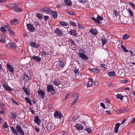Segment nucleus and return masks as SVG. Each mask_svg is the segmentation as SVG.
Returning a JSON list of instances; mask_svg holds the SVG:
<instances>
[{
  "label": "nucleus",
  "instance_id": "1",
  "mask_svg": "<svg viewBox=\"0 0 135 135\" xmlns=\"http://www.w3.org/2000/svg\"><path fill=\"white\" fill-rule=\"evenodd\" d=\"M10 128L12 133L14 135H18V133L21 135H24V133L23 129L20 126L18 125L16 126V129H15L12 126L10 127Z\"/></svg>",
  "mask_w": 135,
  "mask_h": 135
},
{
  "label": "nucleus",
  "instance_id": "2",
  "mask_svg": "<svg viewBox=\"0 0 135 135\" xmlns=\"http://www.w3.org/2000/svg\"><path fill=\"white\" fill-rule=\"evenodd\" d=\"M19 4L17 3H12L10 4L9 5V7L11 9L16 12H20L22 11V10L18 7Z\"/></svg>",
  "mask_w": 135,
  "mask_h": 135
},
{
  "label": "nucleus",
  "instance_id": "3",
  "mask_svg": "<svg viewBox=\"0 0 135 135\" xmlns=\"http://www.w3.org/2000/svg\"><path fill=\"white\" fill-rule=\"evenodd\" d=\"M47 90L48 92H51V94H54L55 93L54 88L51 85H48L47 86Z\"/></svg>",
  "mask_w": 135,
  "mask_h": 135
},
{
  "label": "nucleus",
  "instance_id": "4",
  "mask_svg": "<svg viewBox=\"0 0 135 135\" xmlns=\"http://www.w3.org/2000/svg\"><path fill=\"white\" fill-rule=\"evenodd\" d=\"M40 9L42 12H45L47 13H50L52 12V11L49 8L46 7H44L41 8Z\"/></svg>",
  "mask_w": 135,
  "mask_h": 135
},
{
  "label": "nucleus",
  "instance_id": "5",
  "mask_svg": "<svg viewBox=\"0 0 135 135\" xmlns=\"http://www.w3.org/2000/svg\"><path fill=\"white\" fill-rule=\"evenodd\" d=\"M54 115L56 118H59L61 119L62 117H63L61 113L59 111L57 110L55 111V113L54 114Z\"/></svg>",
  "mask_w": 135,
  "mask_h": 135
},
{
  "label": "nucleus",
  "instance_id": "6",
  "mask_svg": "<svg viewBox=\"0 0 135 135\" xmlns=\"http://www.w3.org/2000/svg\"><path fill=\"white\" fill-rule=\"evenodd\" d=\"M3 86L5 90L9 91L11 92L13 91L12 89L6 83H3Z\"/></svg>",
  "mask_w": 135,
  "mask_h": 135
},
{
  "label": "nucleus",
  "instance_id": "7",
  "mask_svg": "<svg viewBox=\"0 0 135 135\" xmlns=\"http://www.w3.org/2000/svg\"><path fill=\"white\" fill-rule=\"evenodd\" d=\"M28 29L31 32H33L35 30L33 26L31 23H28L26 25Z\"/></svg>",
  "mask_w": 135,
  "mask_h": 135
},
{
  "label": "nucleus",
  "instance_id": "8",
  "mask_svg": "<svg viewBox=\"0 0 135 135\" xmlns=\"http://www.w3.org/2000/svg\"><path fill=\"white\" fill-rule=\"evenodd\" d=\"M78 55L79 56L81 59L83 60H87L89 59V57L87 56L84 54H83L81 52H79Z\"/></svg>",
  "mask_w": 135,
  "mask_h": 135
},
{
  "label": "nucleus",
  "instance_id": "9",
  "mask_svg": "<svg viewBox=\"0 0 135 135\" xmlns=\"http://www.w3.org/2000/svg\"><path fill=\"white\" fill-rule=\"evenodd\" d=\"M7 70L10 72L11 73H12L14 71V68L12 67L11 65L7 64L6 65Z\"/></svg>",
  "mask_w": 135,
  "mask_h": 135
},
{
  "label": "nucleus",
  "instance_id": "10",
  "mask_svg": "<svg viewBox=\"0 0 135 135\" xmlns=\"http://www.w3.org/2000/svg\"><path fill=\"white\" fill-rule=\"evenodd\" d=\"M54 32L59 36H61L62 35V31L58 28H56L54 31Z\"/></svg>",
  "mask_w": 135,
  "mask_h": 135
},
{
  "label": "nucleus",
  "instance_id": "11",
  "mask_svg": "<svg viewBox=\"0 0 135 135\" xmlns=\"http://www.w3.org/2000/svg\"><path fill=\"white\" fill-rule=\"evenodd\" d=\"M31 59H32L33 60H35L37 62H40L41 60V58L38 56H36L35 55H34L33 56H30Z\"/></svg>",
  "mask_w": 135,
  "mask_h": 135
},
{
  "label": "nucleus",
  "instance_id": "12",
  "mask_svg": "<svg viewBox=\"0 0 135 135\" xmlns=\"http://www.w3.org/2000/svg\"><path fill=\"white\" fill-rule=\"evenodd\" d=\"M75 126L76 129L78 130H83L84 129L83 126L80 124L77 123L75 125Z\"/></svg>",
  "mask_w": 135,
  "mask_h": 135
},
{
  "label": "nucleus",
  "instance_id": "13",
  "mask_svg": "<svg viewBox=\"0 0 135 135\" xmlns=\"http://www.w3.org/2000/svg\"><path fill=\"white\" fill-rule=\"evenodd\" d=\"M30 46L33 48H38L39 46V45L36 42H31L30 44Z\"/></svg>",
  "mask_w": 135,
  "mask_h": 135
},
{
  "label": "nucleus",
  "instance_id": "14",
  "mask_svg": "<svg viewBox=\"0 0 135 135\" xmlns=\"http://www.w3.org/2000/svg\"><path fill=\"white\" fill-rule=\"evenodd\" d=\"M45 94V92L40 89H39L38 91V94L40 96V98H44V97Z\"/></svg>",
  "mask_w": 135,
  "mask_h": 135
},
{
  "label": "nucleus",
  "instance_id": "15",
  "mask_svg": "<svg viewBox=\"0 0 135 135\" xmlns=\"http://www.w3.org/2000/svg\"><path fill=\"white\" fill-rule=\"evenodd\" d=\"M89 32L94 35H96L98 33V32L96 28L90 29L89 30Z\"/></svg>",
  "mask_w": 135,
  "mask_h": 135
},
{
  "label": "nucleus",
  "instance_id": "16",
  "mask_svg": "<svg viewBox=\"0 0 135 135\" xmlns=\"http://www.w3.org/2000/svg\"><path fill=\"white\" fill-rule=\"evenodd\" d=\"M19 22V21L18 20L16 19H14L11 20L10 21V23L11 24L14 25H16Z\"/></svg>",
  "mask_w": 135,
  "mask_h": 135
},
{
  "label": "nucleus",
  "instance_id": "17",
  "mask_svg": "<svg viewBox=\"0 0 135 135\" xmlns=\"http://www.w3.org/2000/svg\"><path fill=\"white\" fill-rule=\"evenodd\" d=\"M23 79L25 81L27 82L29 80V78L28 76L25 73H24L23 74Z\"/></svg>",
  "mask_w": 135,
  "mask_h": 135
},
{
  "label": "nucleus",
  "instance_id": "18",
  "mask_svg": "<svg viewBox=\"0 0 135 135\" xmlns=\"http://www.w3.org/2000/svg\"><path fill=\"white\" fill-rule=\"evenodd\" d=\"M34 122L37 124H40L41 121L38 116H36L35 117Z\"/></svg>",
  "mask_w": 135,
  "mask_h": 135
},
{
  "label": "nucleus",
  "instance_id": "19",
  "mask_svg": "<svg viewBox=\"0 0 135 135\" xmlns=\"http://www.w3.org/2000/svg\"><path fill=\"white\" fill-rule=\"evenodd\" d=\"M120 125V124L119 123H117L115 124L114 130L115 133H118V130Z\"/></svg>",
  "mask_w": 135,
  "mask_h": 135
},
{
  "label": "nucleus",
  "instance_id": "20",
  "mask_svg": "<svg viewBox=\"0 0 135 135\" xmlns=\"http://www.w3.org/2000/svg\"><path fill=\"white\" fill-rule=\"evenodd\" d=\"M55 80L53 82V84L55 85L58 86L61 84V82L59 80L55 79Z\"/></svg>",
  "mask_w": 135,
  "mask_h": 135
},
{
  "label": "nucleus",
  "instance_id": "21",
  "mask_svg": "<svg viewBox=\"0 0 135 135\" xmlns=\"http://www.w3.org/2000/svg\"><path fill=\"white\" fill-rule=\"evenodd\" d=\"M22 89L26 94V95H29L30 94V91L27 89V88H26L25 86L22 87Z\"/></svg>",
  "mask_w": 135,
  "mask_h": 135
},
{
  "label": "nucleus",
  "instance_id": "22",
  "mask_svg": "<svg viewBox=\"0 0 135 135\" xmlns=\"http://www.w3.org/2000/svg\"><path fill=\"white\" fill-rule=\"evenodd\" d=\"M89 69L92 72L96 73H98L100 72V70L97 68L94 69Z\"/></svg>",
  "mask_w": 135,
  "mask_h": 135
},
{
  "label": "nucleus",
  "instance_id": "23",
  "mask_svg": "<svg viewBox=\"0 0 135 135\" xmlns=\"http://www.w3.org/2000/svg\"><path fill=\"white\" fill-rule=\"evenodd\" d=\"M64 2L66 4L69 6H71L72 3L70 0H65Z\"/></svg>",
  "mask_w": 135,
  "mask_h": 135
},
{
  "label": "nucleus",
  "instance_id": "24",
  "mask_svg": "<svg viewBox=\"0 0 135 135\" xmlns=\"http://www.w3.org/2000/svg\"><path fill=\"white\" fill-rule=\"evenodd\" d=\"M89 81L88 83V84L87 85L88 87H90L93 84L92 80H93V79L91 78H89Z\"/></svg>",
  "mask_w": 135,
  "mask_h": 135
},
{
  "label": "nucleus",
  "instance_id": "25",
  "mask_svg": "<svg viewBox=\"0 0 135 135\" xmlns=\"http://www.w3.org/2000/svg\"><path fill=\"white\" fill-rule=\"evenodd\" d=\"M65 65V63L63 61H60L59 62L58 65L59 66V68H63Z\"/></svg>",
  "mask_w": 135,
  "mask_h": 135
},
{
  "label": "nucleus",
  "instance_id": "26",
  "mask_svg": "<svg viewBox=\"0 0 135 135\" xmlns=\"http://www.w3.org/2000/svg\"><path fill=\"white\" fill-rule=\"evenodd\" d=\"M69 32L71 35L74 36H76V31L75 30H71L69 31Z\"/></svg>",
  "mask_w": 135,
  "mask_h": 135
},
{
  "label": "nucleus",
  "instance_id": "27",
  "mask_svg": "<svg viewBox=\"0 0 135 135\" xmlns=\"http://www.w3.org/2000/svg\"><path fill=\"white\" fill-rule=\"evenodd\" d=\"M79 69H78L76 67H75L74 69V72L76 75L78 76L79 75Z\"/></svg>",
  "mask_w": 135,
  "mask_h": 135
},
{
  "label": "nucleus",
  "instance_id": "28",
  "mask_svg": "<svg viewBox=\"0 0 135 135\" xmlns=\"http://www.w3.org/2000/svg\"><path fill=\"white\" fill-rule=\"evenodd\" d=\"M40 54L42 56L46 57L47 54V53L46 51H41Z\"/></svg>",
  "mask_w": 135,
  "mask_h": 135
},
{
  "label": "nucleus",
  "instance_id": "29",
  "mask_svg": "<svg viewBox=\"0 0 135 135\" xmlns=\"http://www.w3.org/2000/svg\"><path fill=\"white\" fill-rule=\"evenodd\" d=\"M53 17L54 18H56L57 16V14L55 11H54L51 12Z\"/></svg>",
  "mask_w": 135,
  "mask_h": 135
},
{
  "label": "nucleus",
  "instance_id": "30",
  "mask_svg": "<svg viewBox=\"0 0 135 135\" xmlns=\"http://www.w3.org/2000/svg\"><path fill=\"white\" fill-rule=\"evenodd\" d=\"M59 23L60 25L63 26H66L68 25V23L64 21H60V22Z\"/></svg>",
  "mask_w": 135,
  "mask_h": 135
},
{
  "label": "nucleus",
  "instance_id": "31",
  "mask_svg": "<svg viewBox=\"0 0 135 135\" xmlns=\"http://www.w3.org/2000/svg\"><path fill=\"white\" fill-rule=\"evenodd\" d=\"M68 42L70 44H71V45H73L74 46H76V44L74 43L72 39L71 38L69 39L68 41Z\"/></svg>",
  "mask_w": 135,
  "mask_h": 135
},
{
  "label": "nucleus",
  "instance_id": "32",
  "mask_svg": "<svg viewBox=\"0 0 135 135\" xmlns=\"http://www.w3.org/2000/svg\"><path fill=\"white\" fill-rule=\"evenodd\" d=\"M25 99L27 103H29V104L30 105H32V103L31 102V99L30 98H28L27 97H25Z\"/></svg>",
  "mask_w": 135,
  "mask_h": 135
},
{
  "label": "nucleus",
  "instance_id": "33",
  "mask_svg": "<svg viewBox=\"0 0 135 135\" xmlns=\"http://www.w3.org/2000/svg\"><path fill=\"white\" fill-rule=\"evenodd\" d=\"M113 15H114L115 17L118 16L119 15V12L116 10H114L113 11Z\"/></svg>",
  "mask_w": 135,
  "mask_h": 135
},
{
  "label": "nucleus",
  "instance_id": "34",
  "mask_svg": "<svg viewBox=\"0 0 135 135\" xmlns=\"http://www.w3.org/2000/svg\"><path fill=\"white\" fill-rule=\"evenodd\" d=\"M128 12H129V16L130 17H132L133 16V13L132 11L129 8H128V9L127 10Z\"/></svg>",
  "mask_w": 135,
  "mask_h": 135
},
{
  "label": "nucleus",
  "instance_id": "35",
  "mask_svg": "<svg viewBox=\"0 0 135 135\" xmlns=\"http://www.w3.org/2000/svg\"><path fill=\"white\" fill-rule=\"evenodd\" d=\"M11 114L12 115V117L11 118V119H13V120L15 119L16 118V114L15 113H11Z\"/></svg>",
  "mask_w": 135,
  "mask_h": 135
},
{
  "label": "nucleus",
  "instance_id": "36",
  "mask_svg": "<svg viewBox=\"0 0 135 135\" xmlns=\"http://www.w3.org/2000/svg\"><path fill=\"white\" fill-rule=\"evenodd\" d=\"M101 41L102 43V46H103L105 44L106 42L107 41V40L105 38H102L101 39Z\"/></svg>",
  "mask_w": 135,
  "mask_h": 135
},
{
  "label": "nucleus",
  "instance_id": "37",
  "mask_svg": "<svg viewBox=\"0 0 135 135\" xmlns=\"http://www.w3.org/2000/svg\"><path fill=\"white\" fill-rule=\"evenodd\" d=\"M115 73L114 71H112L108 73V74L110 76H113L114 75L115 76Z\"/></svg>",
  "mask_w": 135,
  "mask_h": 135
},
{
  "label": "nucleus",
  "instance_id": "38",
  "mask_svg": "<svg viewBox=\"0 0 135 135\" xmlns=\"http://www.w3.org/2000/svg\"><path fill=\"white\" fill-rule=\"evenodd\" d=\"M0 107H1V109L2 110H4L5 109V105L3 103H0Z\"/></svg>",
  "mask_w": 135,
  "mask_h": 135
},
{
  "label": "nucleus",
  "instance_id": "39",
  "mask_svg": "<svg viewBox=\"0 0 135 135\" xmlns=\"http://www.w3.org/2000/svg\"><path fill=\"white\" fill-rule=\"evenodd\" d=\"M10 45L12 48H15L16 47L15 44L14 42L11 43L10 44Z\"/></svg>",
  "mask_w": 135,
  "mask_h": 135
},
{
  "label": "nucleus",
  "instance_id": "40",
  "mask_svg": "<svg viewBox=\"0 0 135 135\" xmlns=\"http://www.w3.org/2000/svg\"><path fill=\"white\" fill-rule=\"evenodd\" d=\"M0 30L3 33H5L6 32V30L4 27H1L0 28Z\"/></svg>",
  "mask_w": 135,
  "mask_h": 135
},
{
  "label": "nucleus",
  "instance_id": "41",
  "mask_svg": "<svg viewBox=\"0 0 135 135\" xmlns=\"http://www.w3.org/2000/svg\"><path fill=\"white\" fill-rule=\"evenodd\" d=\"M47 128L50 131L53 130L54 129V128L52 126H51V125H48L47 126Z\"/></svg>",
  "mask_w": 135,
  "mask_h": 135
},
{
  "label": "nucleus",
  "instance_id": "42",
  "mask_svg": "<svg viewBox=\"0 0 135 135\" xmlns=\"http://www.w3.org/2000/svg\"><path fill=\"white\" fill-rule=\"evenodd\" d=\"M97 20L99 21H102L103 20V18L102 17L98 15H97Z\"/></svg>",
  "mask_w": 135,
  "mask_h": 135
},
{
  "label": "nucleus",
  "instance_id": "43",
  "mask_svg": "<svg viewBox=\"0 0 135 135\" xmlns=\"http://www.w3.org/2000/svg\"><path fill=\"white\" fill-rule=\"evenodd\" d=\"M100 66L103 69H107L106 65L104 63H102V62Z\"/></svg>",
  "mask_w": 135,
  "mask_h": 135
},
{
  "label": "nucleus",
  "instance_id": "44",
  "mask_svg": "<svg viewBox=\"0 0 135 135\" xmlns=\"http://www.w3.org/2000/svg\"><path fill=\"white\" fill-rule=\"evenodd\" d=\"M129 37V36L127 34H125L123 36V38L124 40L127 39Z\"/></svg>",
  "mask_w": 135,
  "mask_h": 135
},
{
  "label": "nucleus",
  "instance_id": "45",
  "mask_svg": "<svg viewBox=\"0 0 135 135\" xmlns=\"http://www.w3.org/2000/svg\"><path fill=\"white\" fill-rule=\"evenodd\" d=\"M123 96L119 94H118L117 95V98L121 100H122L123 99Z\"/></svg>",
  "mask_w": 135,
  "mask_h": 135
},
{
  "label": "nucleus",
  "instance_id": "46",
  "mask_svg": "<svg viewBox=\"0 0 135 135\" xmlns=\"http://www.w3.org/2000/svg\"><path fill=\"white\" fill-rule=\"evenodd\" d=\"M85 130L89 133L91 132L92 129L90 128L87 127Z\"/></svg>",
  "mask_w": 135,
  "mask_h": 135
},
{
  "label": "nucleus",
  "instance_id": "47",
  "mask_svg": "<svg viewBox=\"0 0 135 135\" xmlns=\"http://www.w3.org/2000/svg\"><path fill=\"white\" fill-rule=\"evenodd\" d=\"M8 126L7 124V123L5 122L4 124L2 126V128L3 129L7 128L8 127Z\"/></svg>",
  "mask_w": 135,
  "mask_h": 135
},
{
  "label": "nucleus",
  "instance_id": "48",
  "mask_svg": "<svg viewBox=\"0 0 135 135\" xmlns=\"http://www.w3.org/2000/svg\"><path fill=\"white\" fill-rule=\"evenodd\" d=\"M121 47L125 52H127L129 51L128 50H127L126 47L123 45L122 46H121Z\"/></svg>",
  "mask_w": 135,
  "mask_h": 135
},
{
  "label": "nucleus",
  "instance_id": "49",
  "mask_svg": "<svg viewBox=\"0 0 135 135\" xmlns=\"http://www.w3.org/2000/svg\"><path fill=\"white\" fill-rule=\"evenodd\" d=\"M79 98L78 96L71 103V106L74 105L76 103V101L78 100Z\"/></svg>",
  "mask_w": 135,
  "mask_h": 135
},
{
  "label": "nucleus",
  "instance_id": "50",
  "mask_svg": "<svg viewBox=\"0 0 135 135\" xmlns=\"http://www.w3.org/2000/svg\"><path fill=\"white\" fill-rule=\"evenodd\" d=\"M5 38L3 36L1 37V39L0 40V42L3 43L5 42Z\"/></svg>",
  "mask_w": 135,
  "mask_h": 135
},
{
  "label": "nucleus",
  "instance_id": "51",
  "mask_svg": "<svg viewBox=\"0 0 135 135\" xmlns=\"http://www.w3.org/2000/svg\"><path fill=\"white\" fill-rule=\"evenodd\" d=\"M78 1L81 3H82L83 4V6H84V4L86 2V0H78Z\"/></svg>",
  "mask_w": 135,
  "mask_h": 135
},
{
  "label": "nucleus",
  "instance_id": "52",
  "mask_svg": "<svg viewBox=\"0 0 135 135\" xmlns=\"http://www.w3.org/2000/svg\"><path fill=\"white\" fill-rule=\"evenodd\" d=\"M78 119V118L77 117H72V118L71 121H72L73 122H74L77 119Z\"/></svg>",
  "mask_w": 135,
  "mask_h": 135
},
{
  "label": "nucleus",
  "instance_id": "53",
  "mask_svg": "<svg viewBox=\"0 0 135 135\" xmlns=\"http://www.w3.org/2000/svg\"><path fill=\"white\" fill-rule=\"evenodd\" d=\"M70 24L73 26L75 27L76 26V25L75 23L74 22H73L72 21H70Z\"/></svg>",
  "mask_w": 135,
  "mask_h": 135
},
{
  "label": "nucleus",
  "instance_id": "54",
  "mask_svg": "<svg viewBox=\"0 0 135 135\" xmlns=\"http://www.w3.org/2000/svg\"><path fill=\"white\" fill-rule=\"evenodd\" d=\"M129 4H130L133 9L135 8V5L131 2H129Z\"/></svg>",
  "mask_w": 135,
  "mask_h": 135
},
{
  "label": "nucleus",
  "instance_id": "55",
  "mask_svg": "<svg viewBox=\"0 0 135 135\" xmlns=\"http://www.w3.org/2000/svg\"><path fill=\"white\" fill-rule=\"evenodd\" d=\"M37 16L39 19H41L42 18V16H41V15L39 13L37 14Z\"/></svg>",
  "mask_w": 135,
  "mask_h": 135
},
{
  "label": "nucleus",
  "instance_id": "56",
  "mask_svg": "<svg viewBox=\"0 0 135 135\" xmlns=\"http://www.w3.org/2000/svg\"><path fill=\"white\" fill-rule=\"evenodd\" d=\"M69 94H67L65 97L63 99H62V101H65L67 99V98H68L69 97Z\"/></svg>",
  "mask_w": 135,
  "mask_h": 135
},
{
  "label": "nucleus",
  "instance_id": "57",
  "mask_svg": "<svg viewBox=\"0 0 135 135\" xmlns=\"http://www.w3.org/2000/svg\"><path fill=\"white\" fill-rule=\"evenodd\" d=\"M67 13H68L69 15H72L74 14V11H71L69 12H68Z\"/></svg>",
  "mask_w": 135,
  "mask_h": 135
},
{
  "label": "nucleus",
  "instance_id": "58",
  "mask_svg": "<svg viewBox=\"0 0 135 135\" xmlns=\"http://www.w3.org/2000/svg\"><path fill=\"white\" fill-rule=\"evenodd\" d=\"M11 100L12 103H13L14 104H15L17 105H18V104L14 100V99L12 98L11 99Z\"/></svg>",
  "mask_w": 135,
  "mask_h": 135
},
{
  "label": "nucleus",
  "instance_id": "59",
  "mask_svg": "<svg viewBox=\"0 0 135 135\" xmlns=\"http://www.w3.org/2000/svg\"><path fill=\"white\" fill-rule=\"evenodd\" d=\"M100 105L104 109L105 108V104L104 103H100Z\"/></svg>",
  "mask_w": 135,
  "mask_h": 135
},
{
  "label": "nucleus",
  "instance_id": "60",
  "mask_svg": "<svg viewBox=\"0 0 135 135\" xmlns=\"http://www.w3.org/2000/svg\"><path fill=\"white\" fill-rule=\"evenodd\" d=\"M9 32L11 34V35H14L15 33L11 29L9 30Z\"/></svg>",
  "mask_w": 135,
  "mask_h": 135
},
{
  "label": "nucleus",
  "instance_id": "61",
  "mask_svg": "<svg viewBox=\"0 0 135 135\" xmlns=\"http://www.w3.org/2000/svg\"><path fill=\"white\" fill-rule=\"evenodd\" d=\"M116 112L118 114H120L122 113V110H118L116 111Z\"/></svg>",
  "mask_w": 135,
  "mask_h": 135
},
{
  "label": "nucleus",
  "instance_id": "62",
  "mask_svg": "<svg viewBox=\"0 0 135 135\" xmlns=\"http://www.w3.org/2000/svg\"><path fill=\"white\" fill-rule=\"evenodd\" d=\"M52 107V105L51 104H49L48 105V107L50 109H51Z\"/></svg>",
  "mask_w": 135,
  "mask_h": 135
},
{
  "label": "nucleus",
  "instance_id": "63",
  "mask_svg": "<svg viewBox=\"0 0 135 135\" xmlns=\"http://www.w3.org/2000/svg\"><path fill=\"white\" fill-rule=\"evenodd\" d=\"M78 93H74L73 94V97H78Z\"/></svg>",
  "mask_w": 135,
  "mask_h": 135
},
{
  "label": "nucleus",
  "instance_id": "64",
  "mask_svg": "<svg viewBox=\"0 0 135 135\" xmlns=\"http://www.w3.org/2000/svg\"><path fill=\"white\" fill-rule=\"evenodd\" d=\"M127 110L126 109V108H124L122 110V113L124 112Z\"/></svg>",
  "mask_w": 135,
  "mask_h": 135
}]
</instances>
